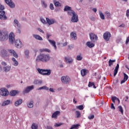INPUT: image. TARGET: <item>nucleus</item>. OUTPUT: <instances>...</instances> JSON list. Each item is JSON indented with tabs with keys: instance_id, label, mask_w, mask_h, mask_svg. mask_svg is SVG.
I'll return each instance as SVG.
<instances>
[{
	"instance_id": "obj_1",
	"label": "nucleus",
	"mask_w": 129,
	"mask_h": 129,
	"mask_svg": "<svg viewBox=\"0 0 129 129\" xmlns=\"http://www.w3.org/2000/svg\"><path fill=\"white\" fill-rule=\"evenodd\" d=\"M50 58L51 57H50V55L48 54H40L36 57V62H38L41 61V62H48V61H49Z\"/></svg>"
},
{
	"instance_id": "obj_2",
	"label": "nucleus",
	"mask_w": 129,
	"mask_h": 129,
	"mask_svg": "<svg viewBox=\"0 0 129 129\" xmlns=\"http://www.w3.org/2000/svg\"><path fill=\"white\" fill-rule=\"evenodd\" d=\"M70 16H72L71 18V22L72 23H77L78 22V15L76 14L75 11H73L71 14H70Z\"/></svg>"
},
{
	"instance_id": "obj_3",
	"label": "nucleus",
	"mask_w": 129,
	"mask_h": 129,
	"mask_svg": "<svg viewBox=\"0 0 129 129\" xmlns=\"http://www.w3.org/2000/svg\"><path fill=\"white\" fill-rule=\"evenodd\" d=\"M61 81L63 84H69L71 79L68 76H62L61 77Z\"/></svg>"
},
{
	"instance_id": "obj_4",
	"label": "nucleus",
	"mask_w": 129,
	"mask_h": 129,
	"mask_svg": "<svg viewBox=\"0 0 129 129\" xmlns=\"http://www.w3.org/2000/svg\"><path fill=\"white\" fill-rule=\"evenodd\" d=\"M37 71L40 74H42V75H51V70H41L38 69Z\"/></svg>"
},
{
	"instance_id": "obj_5",
	"label": "nucleus",
	"mask_w": 129,
	"mask_h": 129,
	"mask_svg": "<svg viewBox=\"0 0 129 129\" xmlns=\"http://www.w3.org/2000/svg\"><path fill=\"white\" fill-rule=\"evenodd\" d=\"M9 39V35L5 32L0 31V41H7Z\"/></svg>"
},
{
	"instance_id": "obj_6",
	"label": "nucleus",
	"mask_w": 129,
	"mask_h": 129,
	"mask_svg": "<svg viewBox=\"0 0 129 129\" xmlns=\"http://www.w3.org/2000/svg\"><path fill=\"white\" fill-rule=\"evenodd\" d=\"M0 90V93L2 95V96H8V95L10 94V93L9 92V91H8V89L5 88H1Z\"/></svg>"
},
{
	"instance_id": "obj_7",
	"label": "nucleus",
	"mask_w": 129,
	"mask_h": 129,
	"mask_svg": "<svg viewBox=\"0 0 129 129\" xmlns=\"http://www.w3.org/2000/svg\"><path fill=\"white\" fill-rule=\"evenodd\" d=\"M0 56L3 58H6V57H9L10 54L8 53V51L5 49H2L0 51Z\"/></svg>"
},
{
	"instance_id": "obj_8",
	"label": "nucleus",
	"mask_w": 129,
	"mask_h": 129,
	"mask_svg": "<svg viewBox=\"0 0 129 129\" xmlns=\"http://www.w3.org/2000/svg\"><path fill=\"white\" fill-rule=\"evenodd\" d=\"M111 37L110 32L107 31L103 34V38L105 41H109V39Z\"/></svg>"
},
{
	"instance_id": "obj_9",
	"label": "nucleus",
	"mask_w": 129,
	"mask_h": 129,
	"mask_svg": "<svg viewBox=\"0 0 129 129\" xmlns=\"http://www.w3.org/2000/svg\"><path fill=\"white\" fill-rule=\"evenodd\" d=\"M9 39L11 44H14L16 39H15V34L13 33L9 34Z\"/></svg>"
},
{
	"instance_id": "obj_10",
	"label": "nucleus",
	"mask_w": 129,
	"mask_h": 129,
	"mask_svg": "<svg viewBox=\"0 0 129 129\" xmlns=\"http://www.w3.org/2000/svg\"><path fill=\"white\" fill-rule=\"evenodd\" d=\"M64 12H68V15H71L73 12H74L73 10L72 9L71 7L67 6L64 7Z\"/></svg>"
},
{
	"instance_id": "obj_11",
	"label": "nucleus",
	"mask_w": 129,
	"mask_h": 129,
	"mask_svg": "<svg viewBox=\"0 0 129 129\" xmlns=\"http://www.w3.org/2000/svg\"><path fill=\"white\" fill-rule=\"evenodd\" d=\"M5 2L7 4V5H8V6H9L10 8H11V9H14V8H15V4L13 3L12 0H5Z\"/></svg>"
},
{
	"instance_id": "obj_12",
	"label": "nucleus",
	"mask_w": 129,
	"mask_h": 129,
	"mask_svg": "<svg viewBox=\"0 0 129 129\" xmlns=\"http://www.w3.org/2000/svg\"><path fill=\"white\" fill-rule=\"evenodd\" d=\"M34 85L30 86L27 87L23 91L24 93H29L31 91V90H33L34 89Z\"/></svg>"
},
{
	"instance_id": "obj_13",
	"label": "nucleus",
	"mask_w": 129,
	"mask_h": 129,
	"mask_svg": "<svg viewBox=\"0 0 129 129\" xmlns=\"http://www.w3.org/2000/svg\"><path fill=\"white\" fill-rule=\"evenodd\" d=\"M6 12L4 11H0V19L1 20H7L8 17L6 16Z\"/></svg>"
},
{
	"instance_id": "obj_14",
	"label": "nucleus",
	"mask_w": 129,
	"mask_h": 129,
	"mask_svg": "<svg viewBox=\"0 0 129 129\" xmlns=\"http://www.w3.org/2000/svg\"><path fill=\"white\" fill-rule=\"evenodd\" d=\"M15 45L16 46L17 48L20 49V48L23 47V43H22L21 40L18 39L15 41Z\"/></svg>"
},
{
	"instance_id": "obj_15",
	"label": "nucleus",
	"mask_w": 129,
	"mask_h": 129,
	"mask_svg": "<svg viewBox=\"0 0 129 129\" xmlns=\"http://www.w3.org/2000/svg\"><path fill=\"white\" fill-rule=\"evenodd\" d=\"M90 37L91 40V41H93V42H95L98 39V37H97V35L94 34V33H91L90 34Z\"/></svg>"
},
{
	"instance_id": "obj_16",
	"label": "nucleus",
	"mask_w": 129,
	"mask_h": 129,
	"mask_svg": "<svg viewBox=\"0 0 129 129\" xmlns=\"http://www.w3.org/2000/svg\"><path fill=\"white\" fill-rule=\"evenodd\" d=\"M8 52H9V53H10V54H11V55L12 56H14V57H15V58H19V55H18L17 52L15 51V50L13 49H9Z\"/></svg>"
},
{
	"instance_id": "obj_17",
	"label": "nucleus",
	"mask_w": 129,
	"mask_h": 129,
	"mask_svg": "<svg viewBox=\"0 0 129 129\" xmlns=\"http://www.w3.org/2000/svg\"><path fill=\"white\" fill-rule=\"evenodd\" d=\"M46 22L47 23V24H48V25H49V26H51V25H53V24H55V20L53 19H50L48 18H46Z\"/></svg>"
},
{
	"instance_id": "obj_18",
	"label": "nucleus",
	"mask_w": 129,
	"mask_h": 129,
	"mask_svg": "<svg viewBox=\"0 0 129 129\" xmlns=\"http://www.w3.org/2000/svg\"><path fill=\"white\" fill-rule=\"evenodd\" d=\"M48 42H49L50 44L54 47L55 50H57V46H56V42H55V41L48 39Z\"/></svg>"
},
{
	"instance_id": "obj_19",
	"label": "nucleus",
	"mask_w": 129,
	"mask_h": 129,
	"mask_svg": "<svg viewBox=\"0 0 129 129\" xmlns=\"http://www.w3.org/2000/svg\"><path fill=\"white\" fill-rule=\"evenodd\" d=\"M71 38L73 40H77V34L75 32H72L71 33Z\"/></svg>"
},
{
	"instance_id": "obj_20",
	"label": "nucleus",
	"mask_w": 129,
	"mask_h": 129,
	"mask_svg": "<svg viewBox=\"0 0 129 129\" xmlns=\"http://www.w3.org/2000/svg\"><path fill=\"white\" fill-rule=\"evenodd\" d=\"M87 73H88V70H87L82 69L81 71V74L82 76H83V77H84V76H85L86 75V74H87Z\"/></svg>"
},
{
	"instance_id": "obj_21",
	"label": "nucleus",
	"mask_w": 129,
	"mask_h": 129,
	"mask_svg": "<svg viewBox=\"0 0 129 129\" xmlns=\"http://www.w3.org/2000/svg\"><path fill=\"white\" fill-rule=\"evenodd\" d=\"M65 60L67 63L69 64H71L73 62V59L71 57H65Z\"/></svg>"
},
{
	"instance_id": "obj_22",
	"label": "nucleus",
	"mask_w": 129,
	"mask_h": 129,
	"mask_svg": "<svg viewBox=\"0 0 129 129\" xmlns=\"http://www.w3.org/2000/svg\"><path fill=\"white\" fill-rule=\"evenodd\" d=\"M23 103V100L22 99H19L15 101V106H19V105H21Z\"/></svg>"
},
{
	"instance_id": "obj_23",
	"label": "nucleus",
	"mask_w": 129,
	"mask_h": 129,
	"mask_svg": "<svg viewBox=\"0 0 129 129\" xmlns=\"http://www.w3.org/2000/svg\"><path fill=\"white\" fill-rule=\"evenodd\" d=\"M33 38H35L36 40H38V41H43V38H42V37L38 35L37 34H33Z\"/></svg>"
},
{
	"instance_id": "obj_24",
	"label": "nucleus",
	"mask_w": 129,
	"mask_h": 129,
	"mask_svg": "<svg viewBox=\"0 0 129 129\" xmlns=\"http://www.w3.org/2000/svg\"><path fill=\"white\" fill-rule=\"evenodd\" d=\"M18 93H19V91L13 90L10 92V95L11 96H16Z\"/></svg>"
},
{
	"instance_id": "obj_25",
	"label": "nucleus",
	"mask_w": 129,
	"mask_h": 129,
	"mask_svg": "<svg viewBox=\"0 0 129 129\" xmlns=\"http://www.w3.org/2000/svg\"><path fill=\"white\" fill-rule=\"evenodd\" d=\"M24 54H25V58H26V59H29V58H30V51H29L28 50H26L24 51Z\"/></svg>"
},
{
	"instance_id": "obj_26",
	"label": "nucleus",
	"mask_w": 129,
	"mask_h": 129,
	"mask_svg": "<svg viewBox=\"0 0 129 129\" xmlns=\"http://www.w3.org/2000/svg\"><path fill=\"white\" fill-rule=\"evenodd\" d=\"M118 68H119V64L117 63L113 72L114 76H115L117 74V72H118Z\"/></svg>"
},
{
	"instance_id": "obj_27",
	"label": "nucleus",
	"mask_w": 129,
	"mask_h": 129,
	"mask_svg": "<svg viewBox=\"0 0 129 129\" xmlns=\"http://www.w3.org/2000/svg\"><path fill=\"white\" fill-rule=\"evenodd\" d=\"M43 83V82L42 80H34L33 84H35V85H41Z\"/></svg>"
},
{
	"instance_id": "obj_28",
	"label": "nucleus",
	"mask_w": 129,
	"mask_h": 129,
	"mask_svg": "<svg viewBox=\"0 0 129 129\" xmlns=\"http://www.w3.org/2000/svg\"><path fill=\"white\" fill-rule=\"evenodd\" d=\"M111 100L113 102V103H115V100H116V101H118V103H120V101H119V99L117 98L115 96L111 97Z\"/></svg>"
},
{
	"instance_id": "obj_29",
	"label": "nucleus",
	"mask_w": 129,
	"mask_h": 129,
	"mask_svg": "<svg viewBox=\"0 0 129 129\" xmlns=\"http://www.w3.org/2000/svg\"><path fill=\"white\" fill-rule=\"evenodd\" d=\"M12 60L13 62V65L14 66L17 67L18 66V65H19V62H18V61H17V59H16V58H15V57H13L12 58Z\"/></svg>"
},
{
	"instance_id": "obj_30",
	"label": "nucleus",
	"mask_w": 129,
	"mask_h": 129,
	"mask_svg": "<svg viewBox=\"0 0 129 129\" xmlns=\"http://www.w3.org/2000/svg\"><path fill=\"white\" fill-rule=\"evenodd\" d=\"M28 107L29 108H32L34 107V101L33 100H31L28 104H27Z\"/></svg>"
},
{
	"instance_id": "obj_31",
	"label": "nucleus",
	"mask_w": 129,
	"mask_h": 129,
	"mask_svg": "<svg viewBox=\"0 0 129 129\" xmlns=\"http://www.w3.org/2000/svg\"><path fill=\"white\" fill-rule=\"evenodd\" d=\"M59 113H60V111H56L52 114L51 117H52V118H56V117H57L58 114H59Z\"/></svg>"
},
{
	"instance_id": "obj_32",
	"label": "nucleus",
	"mask_w": 129,
	"mask_h": 129,
	"mask_svg": "<svg viewBox=\"0 0 129 129\" xmlns=\"http://www.w3.org/2000/svg\"><path fill=\"white\" fill-rule=\"evenodd\" d=\"M55 7H61V3H60L59 2L54 0L53 2Z\"/></svg>"
},
{
	"instance_id": "obj_33",
	"label": "nucleus",
	"mask_w": 129,
	"mask_h": 129,
	"mask_svg": "<svg viewBox=\"0 0 129 129\" xmlns=\"http://www.w3.org/2000/svg\"><path fill=\"white\" fill-rule=\"evenodd\" d=\"M5 72H9L11 70V66H8L3 68Z\"/></svg>"
},
{
	"instance_id": "obj_34",
	"label": "nucleus",
	"mask_w": 129,
	"mask_h": 129,
	"mask_svg": "<svg viewBox=\"0 0 129 129\" xmlns=\"http://www.w3.org/2000/svg\"><path fill=\"white\" fill-rule=\"evenodd\" d=\"M10 103H11V101L9 100L4 101V102L2 103V106H6V105H9Z\"/></svg>"
},
{
	"instance_id": "obj_35",
	"label": "nucleus",
	"mask_w": 129,
	"mask_h": 129,
	"mask_svg": "<svg viewBox=\"0 0 129 129\" xmlns=\"http://www.w3.org/2000/svg\"><path fill=\"white\" fill-rule=\"evenodd\" d=\"M87 46L89 47V48H93L94 47L95 45L93 43H91L90 42H87L86 43Z\"/></svg>"
},
{
	"instance_id": "obj_36",
	"label": "nucleus",
	"mask_w": 129,
	"mask_h": 129,
	"mask_svg": "<svg viewBox=\"0 0 129 129\" xmlns=\"http://www.w3.org/2000/svg\"><path fill=\"white\" fill-rule=\"evenodd\" d=\"M41 5L43 8H44V9H46V8L48 7L47 3H46L45 1H43V0L41 1Z\"/></svg>"
},
{
	"instance_id": "obj_37",
	"label": "nucleus",
	"mask_w": 129,
	"mask_h": 129,
	"mask_svg": "<svg viewBox=\"0 0 129 129\" xmlns=\"http://www.w3.org/2000/svg\"><path fill=\"white\" fill-rule=\"evenodd\" d=\"M75 114L76 116V117L78 118H79V117H81V113H80V111H76Z\"/></svg>"
},
{
	"instance_id": "obj_38",
	"label": "nucleus",
	"mask_w": 129,
	"mask_h": 129,
	"mask_svg": "<svg viewBox=\"0 0 129 129\" xmlns=\"http://www.w3.org/2000/svg\"><path fill=\"white\" fill-rule=\"evenodd\" d=\"M14 23L15 27L20 28V25H19V21H18L17 19L14 20Z\"/></svg>"
},
{
	"instance_id": "obj_39",
	"label": "nucleus",
	"mask_w": 129,
	"mask_h": 129,
	"mask_svg": "<svg viewBox=\"0 0 129 129\" xmlns=\"http://www.w3.org/2000/svg\"><path fill=\"white\" fill-rule=\"evenodd\" d=\"M42 89H44V90H49V88H48L46 86H44L39 88L38 89H37V90H42Z\"/></svg>"
},
{
	"instance_id": "obj_40",
	"label": "nucleus",
	"mask_w": 129,
	"mask_h": 129,
	"mask_svg": "<svg viewBox=\"0 0 129 129\" xmlns=\"http://www.w3.org/2000/svg\"><path fill=\"white\" fill-rule=\"evenodd\" d=\"M114 62H115V59H114V60L109 59L108 61L109 67H111L112 65H113V63H114Z\"/></svg>"
},
{
	"instance_id": "obj_41",
	"label": "nucleus",
	"mask_w": 129,
	"mask_h": 129,
	"mask_svg": "<svg viewBox=\"0 0 129 129\" xmlns=\"http://www.w3.org/2000/svg\"><path fill=\"white\" fill-rule=\"evenodd\" d=\"M82 59H83V57L81 55V54H80L77 56V60H78V61H81Z\"/></svg>"
},
{
	"instance_id": "obj_42",
	"label": "nucleus",
	"mask_w": 129,
	"mask_h": 129,
	"mask_svg": "<svg viewBox=\"0 0 129 129\" xmlns=\"http://www.w3.org/2000/svg\"><path fill=\"white\" fill-rule=\"evenodd\" d=\"M105 15L106 17H107V18H110V17H111V14L108 11H106L105 12Z\"/></svg>"
},
{
	"instance_id": "obj_43",
	"label": "nucleus",
	"mask_w": 129,
	"mask_h": 129,
	"mask_svg": "<svg viewBox=\"0 0 129 129\" xmlns=\"http://www.w3.org/2000/svg\"><path fill=\"white\" fill-rule=\"evenodd\" d=\"M32 129H38V124L33 123L31 126Z\"/></svg>"
},
{
	"instance_id": "obj_44",
	"label": "nucleus",
	"mask_w": 129,
	"mask_h": 129,
	"mask_svg": "<svg viewBox=\"0 0 129 129\" xmlns=\"http://www.w3.org/2000/svg\"><path fill=\"white\" fill-rule=\"evenodd\" d=\"M118 108L119 109V111L121 112V114H123V109H122V107H121V106H119Z\"/></svg>"
},
{
	"instance_id": "obj_45",
	"label": "nucleus",
	"mask_w": 129,
	"mask_h": 129,
	"mask_svg": "<svg viewBox=\"0 0 129 129\" xmlns=\"http://www.w3.org/2000/svg\"><path fill=\"white\" fill-rule=\"evenodd\" d=\"M77 108L78 109H79L80 110H83L84 107H83V105H79L77 106Z\"/></svg>"
},
{
	"instance_id": "obj_46",
	"label": "nucleus",
	"mask_w": 129,
	"mask_h": 129,
	"mask_svg": "<svg viewBox=\"0 0 129 129\" xmlns=\"http://www.w3.org/2000/svg\"><path fill=\"white\" fill-rule=\"evenodd\" d=\"M40 51L41 52H48V53L50 52V50L49 49L47 48H43L42 49H40Z\"/></svg>"
},
{
	"instance_id": "obj_47",
	"label": "nucleus",
	"mask_w": 129,
	"mask_h": 129,
	"mask_svg": "<svg viewBox=\"0 0 129 129\" xmlns=\"http://www.w3.org/2000/svg\"><path fill=\"white\" fill-rule=\"evenodd\" d=\"M99 15L101 20H104L105 19L104 15L102 12H99Z\"/></svg>"
},
{
	"instance_id": "obj_48",
	"label": "nucleus",
	"mask_w": 129,
	"mask_h": 129,
	"mask_svg": "<svg viewBox=\"0 0 129 129\" xmlns=\"http://www.w3.org/2000/svg\"><path fill=\"white\" fill-rule=\"evenodd\" d=\"M40 21L42 24H44V25H46L47 24V22H46V20L43 18H40Z\"/></svg>"
},
{
	"instance_id": "obj_49",
	"label": "nucleus",
	"mask_w": 129,
	"mask_h": 129,
	"mask_svg": "<svg viewBox=\"0 0 129 129\" xmlns=\"http://www.w3.org/2000/svg\"><path fill=\"white\" fill-rule=\"evenodd\" d=\"M63 123H55L54 124V126L55 127H58V126H60V125H62Z\"/></svg>"
},
{
	"instance_id": "obj_50",
	"label": "nucleus",
	"mask_w": 129,
	"mask_h": 129,
	"mask_svg": "<svg viewBox=\"0 0 129 129\" xmlns=\"http://www.w3.org/2000/svg\"><path fill=\"white\" fill-rule=\"evenodd\" d=\"M49 9L51 10V11H54V5H53V4L51 3L49 5Z\"/></svg>"
},
{
	"instance_id": "obj_51",
	"label": "nucleus",
	"mask_w": 129,
	"mask_h": 129,
	"mask_svg": "<svg viewBox=\"0 0 129 129\" xmlns=\"http://www.w3.org/2000/svg\"><path fill=\"white\" fill-rule=\"evenodd\" d=\"M89 119H93L94 118V114H90L88 116Z\"/></svg>"
},
{
	"instance_id": "obj_52",
	"label": "nucleus",
	"mask_w": 129,
	"mask_h": 129,
	"mask_svg": "<svg viewBox=\"0 0 129 129\" xmlns=\"http://www.w3.org/2000/svg\"><path fill=\"white\" fill-rule=\"evenodd\" d=\"M74 48V45L71 44L68 46V50H72Z\"/></svg>"
},
{
	"instance_id": "obj_53",
	"label": "nucleus",
	"mask_w": 129,
	"mask_h": 129,
	"mask_svg": "<svg viewBox=\"0 0 129 129\" xmlns=\"http://www.w3.org/2000/svg\"><path fill=\"white\" fill-rule=\"evenodd\" d=\"M126 81L128 79V76L126 74H124V79Z\"/></svg>"
},
{
	"instance_id": "obj_54",
	"label": "nucleus",
	"mask_w": 129,
	"mask_h": 129,
	"mask_svg": "<svg viewBox=\"0 0 129 129\" xmlns=\"http://www.w3.org/2000/svg\"><path fill=\"white\" fill-rule=\"evenodd\" d=\"M93 85H94V83H91V82L89 83L88 86L89 87H92Z\"/></svg>"
},
{
	"instance_id": "obj_55",
	"label": "nucleus",
	"mask_w": 129,
	"mask_h": 129,
	"mask_svg": "<svg viewBox=\"0 0 129 129\" xmlns=\"http://www.w3.org/2000/svg\"><path fill=\"white\" fill-rule=\"evenodd\" d=\"M0 10H1V11H3V10H5V6H4V5H2L1 4H0Z\"/></svg>"
},
{
	"instance_id": "obj_56",
	"label": "nucleus",
	"mask_w": 129,
	"mask_h": 129,
	"mask_svg": "<svg viewBox=\"0 0 129 129\" xmlns=\"http://www.w3.org/2000/svg\"><path fill=\"white\" fill-rule=\"evenodd\" d=\"M111 109H113V110H114V109H115V107H114L113 103L111 104Z\"/></svg>"
},
{
	"instance_id": "obj_57",
	"label": "nucleus",
	"mask_w": 129,
	"mask_h": 129,
	"mask_svg": "<svg viewBox=\"0 0 129 129\" xmlns=\"http://www.w3.org/2000/svg\"><path fill=\"white\" fill-rule=\"evenodd\" d=\"M90 19L91 21H92L93 22H94V21H95V18H94V17H91Z\"/></svg>"
},
{
	"instance_id": "obj_58",
	"label": "nucleus",
	"mask_w": 129,
	"mask_h": 129,
	"mask_svg": "<svg viewBox=\"0 0 129 129\" xmlns=\"http://www.w3.org/2000/svg\"><path fill=\"white\" fill-rule=\"evenodd\" d=\"M38 31H39V32H40L41 33H42L43 34H44V33H45L43 30L41 29V28H38L37 29Z\"/></svg>"
},
{
	"instance_id": "obj_59",
	"label": "nucleus",
	"mask_w": 129,
	"mask_h": 129,
	"mask_svg": "<svg viewBox=\"0 0 129 129\" xmlns=\"http://www.w3.org/2000/svg\"><path fill=\"white\" fill-rule=\"evenodd\" d=\"M2 64L3 65V66H7V62H6L5 61H2Z\"/></svg>"
},
{
	"instance_id": "obj_60",
	"label": "nucleus",
	"mask_w": 129,
	"mask_h": 129,
	"mask_svg": "<svg viewBox=\"0 0 129 129\" xmlns=\"http://www.w3.org/2000/svg\"><path fill=\"white\" fill-rule=\"evenodd\" d=\"M126 17H129V10H127L126 12Z\"/></svg>"
},
{
	"instance_id": "obj_61",
	"label": "nucleus",
	"mask_w": 129,
	"mask_h": 129,
	"mask_svg": "<svg viewBox=\"0 0 129 129\" xmlns=\"http://www.w3.org/2000/svg\"><path fill=\"white\" fill-rule=\"evenodd\" d=\"M49 91H50L51 92H55V91H54V89L52 88H50L49 89Z\"/></svg>"
},
{
	"instance_id": "obj_62",
	"label": "nucleus",
	"mask_w": 129,
	"mask_h": 129,
	"mask_svg": "<svg viewBox=\"0 0 129 129\" xmlns=\"http://www.w3.org/2000/svg\"><path fill=\"white\" fill-rule=\"evenodd\" d=\"M46 129H53V127L51 126H47Z\"/></svg>"
},
{
	"instance_id": "obj_63",
	"label": "nucleus",
	"mask_w": 129,
	"mask_h": 129,
	"mask_svg": "<svg viewBox=\"0 0 129 129\" xmlns=\"http://www.w3.org/2000/svg\"><path fill=\"white\" fill-rule=\"evenodd\" d=\"M92 11H94V13H96L97 12V9L96 8H93Z\"/></svg>"
},
{
	"instance_id": "obj_64",
	"label": "nucleus",
	"mask_w": 129,
	"mask_h": 129,
	"mask_svg": "<svg viewBox=\"0 0 129 129\" xmlns=\"http://www.w3.org/2000/svg\"><path fill=\"white\" fill-rule=\"evenodd\" d=\"M126 81V80H124V79H123V80L121 81L120 84H122V83H124V82H125Z\"/></svg>"
}]
</instances>
